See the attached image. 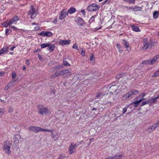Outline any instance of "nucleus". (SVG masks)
<instances>
[{"label": "nucleus", "instance_id": "obj_1", "mask_svg": "<svg viewBox=\"0 0 159 159\" xmlns=\"http://www.w3.org/2000/svg\"><path fill=\"white\" fill-rule=\"evenodd\" d=\"M143 46L142 48L143 50H146L148 48H151L154 45V42L152 39L149 40L148 39L145 38L143 40Z\"/></svg>", "mask_w": 159, "mask_h": 159}, {"label": "nucleus", "instance_id": "obj_2", "mask_svg": "<svg viewBox=\"0 0 159 159\" xmlns=\"http://www.w3.org/2000/svg\"><path fill=\"white\" fill-rule=\"evenodd\" d=\"M139 93L138 90L133 89L129 91L127 93L125 94L122 98L123 100H126L128 98H132L134 96L137 94Z\"/></svg>", "mask_w": 159, "mask_h": 159}, {"label": "nucleus", "instance_id": "obj_3", "mask_svg": "<svg viewBox=\"0 0 159 159\" xmlns=\"http://www.w3.org/2000/svg\"><path fill=\"white\" fill-rule=\"evenodd\" d=\"M11 146V143L10 141H6L4 143L3 150L6 154L9 155L11 153L10 150Z\"/></svg>", "mask_w": 159, "mask_h": 159}, {"label": "nucleus", "instance_id": "obj_4", "mask_svg": "<svg viewBox=\"0 0 159 159\" xmlns=\"http://www.w3.org/2000/svg\"><path fill=\"white\" fill-rule=\"evenodd\" d=\"M100 6L98 5L96 3H93L88 6L87 7V10L89 11H97L99 9Z\"/></svg>", "mask_w": 159, "mask_h": 159}, {"label": "nucleus", "instance_id": "obj_5", "mask_svg": "<svg viewBox=\"0 0 159 159\" xmlns=\"http://www.w3.org/2000/svg\"><path fill=\"white\" fill-rule=\"evenodd\" d=\"M37 14L38 13L36 11V9L33 6L31 5L30 9L28 11V15L30 16V18L32 19H33L36 16Z\"/></svg>", "mask_w": 159, "mask_h": 159}, {"label": "nucleus", "instance_id": "obj_6", "mask_svg": "<svg viewBox=\"0 0 159 159\" xmlns=\"http://www.w3.org/2000/svg\"><path fill=\"white\" fill-rule=\"evenodd\" d=\"M29 130L37 133L38 132L41 131H43L44 129L40 127L35 126H30L28 128Z\"/></svg>", "mask_w": 159, "mask_h": 159}, {"label": "nucleus", "instance_id": "obj_7", "mask_svg": "<svg viewBox=\"0 0 159 159\" xmlns=\"http://www.w3.org/2000/svg\"><path fill=\"white\" fill-rule=\"evenodd\" d=\"M68 16V13L66 10L63 9L62 10L60 13L59 19L60 20H62Z\"/></svg>", "mask_w": 159, "mask_h": 159}, {"label": "nucleus", "instance_id": "obj_8", "mask_svg": "<svg viewBox=\"0 0 159 159\" xmlns=\"http://www.w3.org/2000/svg\"><path fill=\"white\" fill-rule=\"evenodd\" d=\"M49 112L48 109L47 107H42L39 109V113L41 115L47 114Z\"/></svg>", "mask_w": 159, "mask_h": 159}, {"label": "nucleus", "instance_id": "obj_9", "mask_svg": "<svg viewBox=\"0 0 159 159\" xmlns=\"http://www.w3.org/2000/svg\"><path fill=\"white\" fill-rule=\"evenodd\" d=\"M38 35L39 36L43 37H49L52 36L53 35V33L50 31L45 32L44 31H43L39 33Z\"/></svg>", "mask_w": 159, "mask_h": 159}, {"label": "nucleus", "instance_id": "obj_10", "mask_svg": "<svg viewBox=\"0 0 159 159\" xmlns=\"http://www.w3.org/2000/svg\"><path fill=\"white\" fill-rule=\"evenodd\" d=\"M75 21L80 26H83L84 23V20L82 18L80 17H78L75 20Z\"/></svg>", "mask_w": 159, "mask_h": 159}, {"label": "nucleus", "instance_id": "obj_11", "mask_svg": "<svg viewBox=\"0 0 159 159\" xmlns=\"http://www.w3.org/2000/svg\"><path fill=\"white\" fill-rule=\"evenodd\" d=\"M76 149L75 147L73 146L72 144H71L70 145L69 149L68 152L69 154H72L75 152Z\"/></svg>", "mask_w": 159, "mask_h": 159}, {"label": "nucleus", "instance_id": "obj_12", "mask_svg": "<svg viewBox=\"0 0 159 159\" xmlns=\"http://www.w3.org/2000/svg\"><path fill=\"white\" fill-rule=\"evenodd\" d=\"M71 42V40H61L59 43L60 45H67L69 44Z\"/></svg>", "mask_w": 159, "mask_h": 159}, {"label": "nucleus", "instance_id": "obj_13", "mask_svg": "<svg viewBox=\"0 0 159 159\" xmlns=\"http://www.w3.org/2000/svg\"><path fill=\"white\" fill-rule=\"evenodd\" d=\"M19 18L17 16H15L13 17V18L10 20V23L11 24H16L17 22L19 20Z\"/></svg>", "mask_w": 159, "mask_h": 159}, {"label": "nucleus", "instance_id": "obj_14", "mask_svg": "<svg viewBox=\"0 0 159 159\" xmlns=\"http://www.w3.org/2000/svg\"><path fill=\"white\" fill-rule=\"evenodd\" d=\"M9 48L7 46H4L0 50V55L2 54H5L8 52Z\"/></svg>", "mask_w": 159, "mask_h": 159}, {"label": "nucleus", "instance_id": "obj_15", "mask_svg": "<svg viewBox=\"0 0 159 159\" xmlns=\"http://www.w3.org/2000/svg\"><path fill=\"white\" fill-rule=\"evenodd\" d=\"M108 86L110 88V89H111V90L112 91V92H116L118 90L117 86L116 85H114L113 84L111 85L110 84L108 85Z\"/></svg>", "mask_w": 159, "mask_h": 159}, {"label": "nucleus", "instance_id": "obj_16", "mask_svg": "<svg viewBox=\"0 0 159 159\" xmlns=\"http://www.w3.org/2000/svg\"><path fill=\"white\" fill-rule=\"evenodd\" d=\"M126 8L128 9H132L134 11H140L141 10V8L140 7H138L137 6L135 7L131 6L130 7H127Z\"/></svg>", "mask_w": 159, "mask_h": 159}, {"label": "nucleus", "instance_id": "obj_17", "mask_svg": "<svg viewBox=\"0 0 159 159\" xmlns=\"http://www.w3.org/2000/svg\"><path fill=\"white\" fill-rule=\"evenodd\" d=\"M123 44L124 45L125 48L127 49L128 51H129L131 50L130 47L129 46L128 42L125 39L123 40Z\"/></svg>", "mask_w": 159, "mask_h": 159}, {"label": "nucleus", "instance_id": "obj_18", "mask_svg": "<svg viewBox=\"0 0 159 159\" xmlns=\"http://www.w3.org/2000/svg\"><path fill=\"white\" fill-rule=\"evenodd\" d=\"M62 70L61 71H57L55 74L52 75L51 76V78H53L56 77L60 75H63L62 73Z\"/></svg>", "mask_w": 159, "mask_h": 159}, {"label": "nucleus", "instance_id": "obj_19", "mask_svg": "<svg viewBox=\"0 0 159 159\" xmlns=\"http://www.w3.org/2000/svg\"><path fill=\"white\" fill-rule=\"evenodd\" d=\"M159 58V55H157L153 57L152 59H150V65H153Z\"/></svg>", "mask_w": 159, "mask_h": 159}, {"label": "nucleus", "instance_id": "obj_20", "mask_svg": "<svg viewBox=\"0 0 159 159\" xmlns=\"http://www.w3.org/2000/svg\"><path fill=\"white\" fill-rule=\"evenodd\" d=\"M131 27L134 31L137 32H140V30L138 26L134 25H132L131 26Z\"/></svg>", "mask_w": 159, "mask_h": 159}, {"label": "nucleus", "instance_id": "obj_21", "mask_svg": "<svg viewBox=\"0 0 159 159\" xmlns=\"http://www.w3.org/2000/svg\"><path fill=\"white\" fill-rule=\"evenodd\" d=\"M76 11V9L75 8L71 7L68 10L67 12L68 14L69 13L70 14H72L75 12Z\"/></svg>", "mask_w": 159, "mask_h": 159}, {"label": "nucleus", "instance_id": "obj_22", "mask_svg": "<svg viewBox=\"0 0 159 159\" xmlns=\"http://www.w3.org/2000/svg\"><path fill=\"white\" fill-rule=\"evenodd\" d=\"M19 136L20 137V138L21 139V137L20 135H18L16 134L14 135L13 138V143L15 144H16L18 143L19 141L18 138L15 136Z\"/></svg>", "mask_w": 159, "mask_h": 159}, {"label": "nucleus", "instance_id": "obj_23", "mask_svg": "<svg viewBox=\"0 0 159 159\" xmlns=\"http://www.w3.org/2000/svg\"><path fill=\"white\" fill-rule=\"evenodd\" d=\"M48 48H47V50H50L51 51H54L55 48V45L53 44L52 45L51 43H49V46H48Z\"/></svg>", "mask_w": 159, "mask_h": 159}, {"label": "nucleus", "instance_id": "obj_24", "mask_svg": "<svg viewBox=\"0 0 159 159\" xmlns=\"http://www.w3.org/2000/svg\"><path fill=\"white\" fill-rule=\"evenodd\" d=\"M62 72H63L62 73H62L63 75H65L66 74H68V75H66V76L69 77L71 75V73L69 72L68 69H66L62 70Z\"/></svg>", "mask_w": 159, "mask_h": 159}, {"label": "nucleus", "instance_id": "obj_25", "mask_svg": "<svg viewBox=\"0 0 159 159\" xmlns=\"http://www.w3.org/2000/svg\"><path fill=\"white\" fill-rule=\"evenodd\" d=\"M3 26L5 27H7L8 26H11V23H10V21H6L4 22L2 24Z\"/></svg>", "mask_w": 159, "mask_h": 159}, {"label": "nucleus", "instance_id": "obj_26", "mask_svg": "<svg viewBox=\"0 0 159 159\" xmlns=\"http://www.w3.org/2000/svg\"><path fill=\"white\" fill-rule=\"evenodd\" d=\"M16 72H12V78L13 81L14 82H16L17 80V79H16Z\"/></svg>", "mask_w": 159, "mask_h": 159}, {"label": "nucleus", "instance_id": "obj_27", "mask_svg": "<svg viewBox=\"0 0 159 159\" xmlns=\"http://www.w3.org/2000/svg\"><path fill=\"white\" fill-rule=\"evenodd\" d=\"M159 16V12L158 11H155L153 14V17L154 19L157 18Z\"/></svg>", "mask_w": 159, "mask_h": 159}, {"label": "nucleus", "instance_id": "obj_28", "mask_svg": "<svg viewBox=\"0 0 159 159\" xmlns=\"http://www.w3.org/2000/svg\"><path fill=\"white\" fill-rule=\"evenodd\" d=\"M49 46V43H43L41 44V48H43L48 47Z\"/></svg>", "mask_w": 159, "mask_h": 159}, {"label": "nucleus", "instance_id": "obj_29", "mask_svg": "<svg viewBox=\"0 0 159 159\" xmlns=\"http://www.w3.org/2000/svg\"><path fill=\"white\" fill-rule=\"evenodd\" d=\"M159 98V96H157V97L153 98L151 99H149V101H150V103H155L157 101V99Z\"/></svg>", "mask_w": 159, "mask_h": 159}, {"label": "nucleus", "instance_id": "obj_30", "mask_svg": "<svg viewBox=\"0 0 159 159\" xmlns=\"http://www.w3.org/2000/svg\"><path fill=\"white\" fill-rule=\"evenodd\" d=\"M103 95H103L102 93H101L99 92L98 93L96 94V97L98 98H101L103 97Z\"/></svg>", "mask_w": 159, "mask_h": 159}, {"label": "nucleus", "instance_id": "obj_31", "mask_svg": "<svg viewBox=\"0 0 159 159\" xmlns=\"http://www.w3.org/2000/svg\"><path fill=\"white\" fill-rule=\"evenodd\" d=\"M142 102V100H139L138 101H135L134 102V104H135L134 106L135 107H137L138 105L141 102Z\"/></svg>", "mask_w": 159, "mask_h": 159}, {"label": "nucleus", "instance_id": "obj_32", "mask_svg": "<svg viewBox=\"0 0 159 159\" xmlns=\"http://www.w3.org/2000/svg\"><path fill=\"white\" fill-rule=\"evenodd\" d=\"M116 47L118 50V51L120 53H122V50L121 47L119 44H117L116 45Z\"/></svg>", "mask_w": 159, "mask_h": 159}, {"label": "nucleus", "instance_id": "obj_33", "mask_svg": "<svg viewBox=\"0 0 159 159\" xmlns=\"http://www.w3.org/2000/svg\"><path fill=\"white\" fill-rule=\"evenodd\" d=\"M156 128V126H155L153 125L151 126L150 127L147 129V131L148 132H151L150 130H154Z\"/></svg>", "mask_w": 159, "mask_h": 159}, {"label": "nucleus", "instance_id": "obj_34", "mask_svg": "<svg viewBox=\"0 0 159 159\" xmlns=\"http://www.w3.org/2000/svg\"><path fill=\"white\" fill-rule=\"evenodd\" d=\"M63 65L66 67L70 66V65L69 63L66 60H64L63 61Z\"/></svg>", "mask_w": 159, "mask_h": 159}, {"label": "nucleus", "instance_id": "obj_35", "mask_svg": "<svg viewBox=\"0 0 159 159\" xmlns=\"http://www.w3.org/2000/svg\"><path fill=\"white\" fill-rule=\"evenodd\" d=\"M122 156L121 155H116L113 157V159H122Z\"/></svg>", "mask_w": 159, "mask_h": 159}, {"label": "nucleus", "instance_id": "obj_36", "mask_svg": "<svg viewBox=\"0 0 159 159\" xmlns=\"http://www.w3.org/2000/svg\"><path fill=\"white\" fill-rule=\"evenodd\" d=\"M142 63L144 65H150L149 59L142 61Z\"/></svg>", "mask_w": 159, "mask_h": 159}, {"label": "nucleus", "instance_id": "obj_37", "mask_svg": "<svg viewBox=\"0 0 159 159\" xmlns=\"http://www.w3.org/2000/svg\"><path fill=\"white\" fill-rule=\"evenodd\" d=\"M159 76V69L155 72L152 77H157Z\"/></svg>", "mask_w": 159, "mask_h": 159}, {"label": "nucleus", "instance_id": "obj_38", "mask_svg": "<svg viewBox=\"0 0 159 159\" xmlns=\"http://www.w3.org/2000/svg\"><path fill=\"white\" fill-rule=\"evenodd\" d=\"M66 157V156L64 153H61L58 158V159H64Z\"/></svg>", "mask_w": 159, "mask_h": 159}, {"label": "nucleus", "instance_id": "obj_39", "mask_svg": "<svg viewBox=\"0 0 159 159\" xmlns=\"http://www.w3.org/2000/svg\"><path fill=\"white\" fill-rule=\"evenodd\" d=\"M95 16L96 17V15H94V16H92L91 17V18L89 19V22L90 23H92V22H93L94 21V19H95Z\"/></svg>", "mask_w": 159, "mask_h": 159}, {"label": "nucleus", "instance_id": "obj_40", "mask_svg": "<svg viewBox=\"0 0 159 159\" xmlns=\"http://www.w3.org/2000/svg\"><path fill=\"white\" fill-rule=\"evenodd\" d=\"M150 102V101H149V100L143 102L142 103L141 106H144L147 104H148V103H149Z\"/></svg>", "mask_w": 159, "mask_h": 159}, {"label": "nucleus", "instance_id": "obj_41", "mask_svg": "<svg viewBox=\"0 0 159 159\" xmlns=\"http://www.w3.org/2000/svg\"><path fill=\"white\" fill-rule=\"evenodd\" d=\"M11 30L10 29H7L6 30V34L7 35L11 33Z\"/></svg>", "mask_w": 159, "mask_h": 159}, {"label": "nucleus", "instance_id": "obj_42", "mask_svg": "<svg viewBox=\"0 0 159 159\" xmlns=\"http://www.w3.org/2000/svg\"><path fill=\"white\" fill-rule=\"evenodd\" d=\"M90 61L93 62H94L95 61V57H94L93 55L92 54V56L90 58Z\"/></svg>", "mask_w": 159, "mask_h": 159}, {"label": "nucleus", "instance_id": "obj_43", "mask_svg": "<svg viewBox=\"0 0 159 159\" xmlns=\"http://www.w3.org/2000/svg\"><path fill=\"white\" fill-rule=\"evenodd\" d=\"M5 112V110L3 108H0V115H3Z\"/></svg>", "mask_w": 159, "mask_h": 159}, {"label": "nucleus", "instance_id": "obj_44", "mask_svg": "<svg viewBox=\"0 0 159 159\" xmlns=\"http://www.w3.org/2000/svg\"><path fill=\"white\" fill-rule=\"evenodd\" d=\"M43 131L46 132H51V133L52 134V135H53V130H52V129L49 130L48 129H44Z\"/></svg>", "mask_w": 159, "mask_h": 159}, {"label": "nucleus", "instance_id": "obj_45", "mask_svg": "<svg viewBox=\"0 0 159 159\" xmlns=\"http://www.w3.org/2000/svg\"><path fill=\"white\" fill-rule=\"evenodd\" d=\"M127 107H125L123 109L122 112L123 114H124L127 111Z\"/></svg>", "mask_w": 159, "mask_h": 159}, {"label": "nucleus", "instance_id": "obj_46", "mask_svg": "<svg viewBox=\"0 0 159 159\" xmlns=\"http://www.w3.org/2000/svg\"><path fill=\"white\" fill-rule=\"evenodd\" d=\"M72 48L78 50V48L76 44H74L72 46Z\"/></svg>", "mask_w": 159, "mask_h": 159}, {"label": "nucleus", "instance_id": "obj_47", "mask_svg": "<svg viewBox=\"0 0 159 159\" xmlns=\"http://www.w3.org/2000/svg\"><path fill=\"white\" fill-rule=\"evenodd\" d=\"M10 86L8 84L4 88V90L5 91H7V90L8 89L10 88Z\"/></svg>", "mask_w": 159, "mask_h": 159}, {"label": "nucleus", "instance_id": "obj_48", "mask_svg": "<svg viewBox=\"0 0 159 159\" xmlns=\"http://www.w3.org/2000/svg\"><path fill=\"white\" fill-rule=\"evenodd\" d=\"M39 26H35L34 28V31H37L39 30Z\"/></svg>", "mask_w": 159, "mask_h": 159}, {"label": "nucleus", "instance_id": "obj_49", "mask_svg": "<svg viewBox=\"0 0 159 159\" xmlns=\"http://www.w3.org/2000/svg\"><path fill=\"white\" fill-rule=\"evenodd\" d=\"M71 144H72L73 146L75 148H76L77 146H78V144H77V143H75L73 142L71 143Z\"/></svg>", "mask_w": 159, "mask_h": 159}, {"label": "nucleus", "instance_id": "obj_50", "mask_svg": "<svg viewBox=\"0 0 159 159\" xmlns=\"http://www.w3.org/2000/svg\"><path fill=\"white\" fill-rule=\"evenodd\" d=\"M11 28L13 29V30L16 31H17L18 30V29L15 27V26H12Z\"/></svg>", "mask_w": 159, "mask_h": 159}, {"label": "nucleus", "instance_id": "obj_51", "mask_svg": "<svg viewBox=\"0 0 159 159\" xmlns=\"http://www.w3.org/2000/svg\"><path fill=\"white\" fill-rule=\"evenodd\" d=\"M81 54L82 56L83 57L85 56V52L83 50L81 52Z\"/></svg>", "mask_w": 159, "mask_h": 159}, {"label": "nucleus", "instance_id": "obj_52", "mask_svg": "<svg viewBox=\"0 0 159 159\" xmlns=\"http://www.w3.org/2000/svg\"><path fill=\"white\" fill-rule=\"evenodd\" d=\"M154 125L155 126H156V128L157 127L159 126V122H158V121H157L156 123L154 124Z\"/></svg>", "mask_w": 159, "mask_h": 159}, {"label": "nucleus", "instance_id": "obj_53", "mask_svg": "<svg viewBox=\"0 0 159 159\" xmlns=\"http://www.w3.org/2000/svg\"><path fill=\"white\" fill-rule=\"evenodd\" d=\"M128 3H132L133 4H134L135 2H134V1H128Z\"/></svg>", "mask_w": 159, "mask_h": 159}, {"label": "nucleus", "instance_id": "obj_54", "mask_svg": "<svg viewBox=\"0 0 159 159\" xmlns=\"http://www.w3.org/2000/svg\"><path fill=\"white\" fill-rule=\"evenodd\" d=\"M146 95V93H142L141 94H140L139 96H143V97H144Z\"/></svg>", "mask_w": 159, "mask_h": 159}, {"label": "nucleus", "instance_id": "obj_55", "mask_svg": "<svg viewBox=\"0 0 159 159\" xmlns=\"http://www.w3.org/2000/svg\"><path fill=\"white\" fill-rule=\"evenodd\" d=\"M25 63L28 66L30 65V62L28 60H26Z\"/></svg>", "mask_w": 159, "mask_h": 159}, {"label": "nucleus", "instance_id": "obj_56", "mask_svg": "<svg viewBox=\"0 0 159 159\" xmlns=\"http://www.w3.org/2000/svg\"><path fill=\"white\" fill-rule=\"evenodd\" d=\"M60 66H55L54 67V68H55L57 70H59L60 69Z\"/></svg>", "mask_w": 159, "mask_h": 159}, {"label": "nucleus", "instance_id": "obj_57", "mask_svg": "<svg viewBox=\"0 0 159 159\" xmlns=\"http://www.w3.org/2000/svg\"><path fill=\"white\" fill-rule=\"evenodd\" d=\"M81 12L83 13V14L84 15H85V12L84 11V10H81Z\"/></svg>", "mask_w": 159, "mask_h": 159}, {"label": "nucleus", "instance_id": "obj_58", "mask_svg": "<svg viewBox=\"0 0 159 159\" xmlns=\"http://www.w3.org/2000/svg\"><path fill=\"white\" fill-rule=\"evenodd\" d=\"M121 74H119V75H117L116 76V79H119L120 77H121Z\"/></svg>", "mask_w": 159, "mask_h": 159}, {"label": "nucleus", "instance_id": "obj_59", "mask_svg": "<svg viewBox=\"0 0 159 159\" xmlns=\"http://www.w3.org/2000/svg\"><path fill=\"white\" fill-rule=\"evenodd\" d=\"M82 142H83V140L77 142L76 143H77V144H78V145H79L81 144L82 143Z\"/></svg>", "mask_w": 159, "mask_h": 159}, {"label": "nucleus", "instance_id": "obj_60", "mask_svg": "<svg viewBox=\"0 0 159 159\" xmlns=\"http://www.w3.org/2000/svg\"><path fill=\"white\" fill-rule=\"evenodd\" d=\"M4 74V72L3 71L0 72V76H2Z\"/></svg>", "mask_w": 159, "mask_h": 159}, {"label": "nucleus", "instance_id": "obj_61", "mask_svg": "<svg viewBox=\"0 0 159 159\" xmlns=\"http://www.w3.org/2000/svg\"><path fill=\"white\" fill-rule=\"evenodd\" d=\"M106 2L107 3V4L109 3V1H105L103 3V4H105Z\"/></svg>", "mask_w": 159, "mask_h": 159}, {"label": "nucleus", "instance_id": "obj_62", "mask_svg": "<svg viewBox=\"0 0 159 159\" xmlns=\"http://www.w3.org/2000/svg\"><path fill=\"white\" fill-rule=\"evenodd\" d=\"M38 57H39V60L42 61V60L41 59H43L42 58V57L40 55H39Z\"/></svg>", "mask_w": 159, "mask_h": 159}, {"label": "nucleus", "instance_id": "obj_63", "mask_svg": "<svg viewBox=\"0 0 159 159\" xmlns=\"http://www.w3.org/2000/svg\"><path fill=\"white\" fill-rule=\"evenodd\" d=\"M57 22V18H55L53 21V22L54 23Z\"/></svg>", "mask_w": 159, "mask_h": 159}, {"label": "nucleus", "instance_id": "obj_64", "mask_svg": "<svg viewBox=\"0 0 159 159\" xmlns=\"http://www.w3.org/2000/svg\"><path fill=\"white\" fill-rule=\"evenodd\" d=\"M16 47L15 46H13L12 47H11V49L10 50H11V51H13V50L14 48H15Z\"/></svg>", "mask_w": 159, "mask_h": 159}]
</instances>
